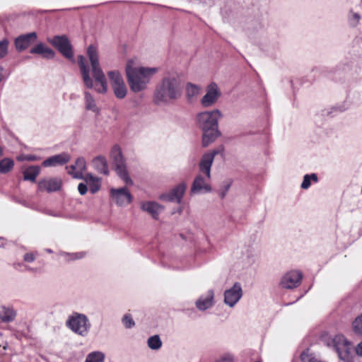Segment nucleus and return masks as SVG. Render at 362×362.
<instances>
[{"label":"nucleus","instance_id":"bb28decb","mask_svg":"<svg viewBox=\"0 0 362 362\" xmlns=\"http://www.w3.org/2000/svg\"><path fill=\"white\" fill-rule=\"evenodd\" d=\"M39 173L40 168L38 166H31L23 172V178L25 180L35 182Z\"/></svg>","mask_w":362,"mask_h":362},{"label":"nucleus","instance_id":"f704fd0d","mask_svg":"<svg viewBox=\"0 0 362 362\" xmlns=\"http://www.w3.org/2000/svg\"><path fill=\"white\" fill-rule=\"evenodd\" d=\"M352 327L356 334L362 335V314L354 320Z\"/></svg>","mask_w":362,"mask_h":362},{"label":"nucleus","instance_id":"de8ad7c7","mask_svg":"<svg viewBox=\"0 0 362 362\" xmlns=\"http://www.w3.org/2000/svg\"><path fill=\"white\" fill-rule=\"evenodd\" d=\"M3 154V149L0 146V156Z\"/></svg>","mask_w":362,"mask_h":362},{"label":"nucleus","instance_id":"c756f323","mask_svg":"<svg viewBox=\"0 0 362 362\" xmlns=\"http://www.w3.org/2000/svg\"><path fill=\"white\" fill-rule=\"evenodd\" d=\"M14 166V162L11 158H4L0 161V173L5 174L11 171Z\"/></svg>","mask_w":362,"mask_h":362},{"label":"nucleus","instance_id":"423d86ee","mask_svg":"<svg viewBox=\"0 0 362 362\" xmlns=\"http://www.w3.org/2000/svg\"><path fill=\"white\" fill-rule=\"evenodd\" d=\"M66 325L72 332L81 337H86L91 327L88 317L78 313H74L69 315Z\"/></svg>","mask_w":362,"mask_h":362},{"label":"nucleus","instance_id":"f8f14e48","mask_svg":"<svg viewBox=\"0 0 362 362\" xmlns=\"http://www.w3.org/2000/svg\"><path fill=\"white\" fill-rule=\"evenodd\" d=\"M303 274L297 270L286 272L281 279L280 286L286 289H293L298 287L302 281Z\"/></svg>","mask_w":362,"mask_h":362},{"label":"nucleus","instance_id":"f3484780","mask_svg":"<svg viewBox=\"0 0 362 362\" xmlns=\"http://www.w3.org/2000/svg\"><path fill=\"white\" fill-rule=\"evenodd\" d=\"M67 173L76 179H83L86 169V163L83 158H78L74 165L66 166Z\"/></svg>","mask_w":362,"mask_h":362},{"label":"nucleus","instance_id":"39448f33","mask_svg":"<svg viewBox=\"0 0 362 362\" xmlns=\"http://www.w3.org/2000/svg\"><path fill=\"white\" fill-rule=\"evenodd\" d=\"M87 54L90 62L93 78L97 83L95 86V90L98 93H106L107 83L99 64V56L96 47L93 45H89L87 49Z\"/></svg>","mask_w":362,"mask_h":362},{"label":"nucleus","instance_id":"58836bf2","mask_svg":"<svg viewBox=\"0 0 362 362\" xmlns=\"http://www.w3.org/2000/svg\"><path fill=\"white\" fill-rule=\"evenodd\" d=\"M122 322L126 328H132L134 326V322L130 315H126L122 318Z\"/></svg>","mask_w":362,"mask_h":362},{"label":"nucleus","instance_id":"4c0bfd02","mask_svg":"<svg viewBox=\"0 0 362 362\" xmlns=\"http://www.w3.org/2000/svg\"><path fill=\"white\" fill-rule=\"evenodd\" d=\"M361 19V16L357 13L351 12V16L349 18V23L351 26L356 27L358 25L359 21Z\"/></svg>","mask_w":362,"mask_h":362},{"label":"nucleus","instance_id":"9d476101","mask_svg":"<svg viewBox=\"0 0 362 362\" xmlns=\"http://www.w3.org/2000/svg\"><path fill=\"white\" fill-rule=\"evenodd\" d=\"M47 41L66 58L71 59L74 57L72 47L66 35H56L48 38Z\"/></svg>","mask_w":362,"mask_h":362},{"label":"nucleus","instance_id":"c03bdc74","mask_svg":"<svg viewBox=\"0 0 362 362\" xmlns=\"http://www.w3.org/2000/svg\"><path fill=\"white\" fill-rule=\"evenodd\" d=\"M25 159L29 161H34L38 160V158L36 156L28 155L25 157Z\"/></svg>","mask_w":362,"mask_h":362},{"label":"nucleus","instance_id":"6e6552de","mask_svg":"<svg viewBox=\"0 0 362 362\" xmlns=\"http://www.w3.org/2000/svg\"><path fill=\"white\" fill-rule=\"evenodd\" d=\"M107 76L115 96L119 100L124 99L127 94V88L120 72L117 70L110 71Z\"/></svg>","mask_w":362,"mask_h":362},{"label":"nucleus","instance_id":"ea45409f","mask_svg":"<svg viewBox=\"0 0 362 362\" xmlns=\"http://www.w3.org/2000/svg\"><path fill=\"white\" fill-rule=\"evenodd\" d=\"M231 183L230 182H227L223 185L220 189V197L223 199L226 195L228 189H230Z\"/></svg>","mask_w":362,"mask_h":362},{"label":"nucleus","instance_id":"7c9ffc66","mask_svg":"<svg viewBox=\"0 0 362 362\" xmlns=\"http://www.w3.org/2000/svg\"><path fill=\"white\" fill-rule=\"evenodd\" d=\"M16 315V313L13 309L4 308L2 313L0 315V319L4 322H9L13 321Z\"/></svg>","mask_w":362,"mask_h":362},{"label":"nucleus","instance_id":"aec40b11","mask_svg":"<svg viewBox=\"0 0 362 362\" xmlns=\"http://www.w3.org/2000/svg\"><path fill=\"white\" fill-rule=\"evenodd\" d=\"M37 37V34L35 32L18 36L15 40L16 49L18 51H23L27 49L32 43L35 42Z\"/></svg>","mask_w":362,"mask_h":362},{"label":"nucleus","instance_id":"9b49d317","mask_svg":"<svg viewBox=\"0 0 362 362\" xmlns=\"http://www.w3.org/2000/svg\"><path fill=\"white\" fill-rule=\"evenodd\" d=\"M221 91L215 82L210 83L206 88V93L200 100L203 107L207 108L214 105L220 97Z\"/></svg>","mask_w":362,"mask_h":362},{"label":"nucleus","instance_id":"a211bd4d","mask_svg":"<svg viewBox=\"0 0 362 362\" xmlns=\"http://www.w3.org/2000/svg\"><path fill=\"white\" fill-rule=\"evenodd\" d=\"M71 156L68 153L63 152L47 158L42 162V165L45 168L63 165L69 162Z\"/></svg>","mask_w":362,"mask_h":362},{"label":"nucleus","instance_id":"2eb2a0df","mask_svg":"<svg viewBox=\"0 0 362 362\" xmlns=\"http://www.w3.org/2000/svg\"><path fill=\"white\" fill-rule=\"evenodd\" d=\"M187 189V185L185 182L180 183L175 187L171 189L168 193L164 194L161 198L168 202H176L180 204L182 197Z\"/></svg>","mask_w":362,"mask_h":362},{"label":"nucleus","instance_id":"4be33fe9","mask_svg":"<svg viewBox=\"0 0 362 362\" xmlns=\"http://www.w3.org/2000/svg\"><path fill=\"white\" fill-rule=\"evenodd\" d=\"M141 209L150 214L154 219H158L159 214L163 210V206L156 202L148 201L141 204Z\"/></svg>","mask_w":362,"mask_h":362},{"label":"nucleus","instance_id":"09e8293b","mask_svg":"<svg viewBox=\"0 0 362 362\" xmlns=\"http://www.w3.org/2000/svg\"><path fill=\"white\" fill-rule=\"evenodd\" d=\"M46 251L49 253H52V250H50V249H47Z\"/></svg>","mask_w":362,"mask_h":362},{"label":"nucleus","instance_id":"6ab92c4d","mask_svg":"<svg viewBox=\"0 0 362 362\" xmlns=\"http://www.w3.org/2000/svg\"><path fill=\"white\" fill-rule=\"evenodd\" d=\"M197 308L200 311H204L214 305V292L209 290L205 294L202 295L195 303Z\"/></svg>","mask_w":362,"mask_h":362},{"label":"nucleus","instance_id":"49530a36","mask_svg":"<svg viewBox=\"0 0 362 362\" xmlns=\"http://www.w3.org/2000/svg\"><path fill=\"white\" fill-rule=\"evenodd\" d=\"M2 79V69L0 68V81H1Z\"/></svg>","mask_w":362,"mask_h":362},{"label":"nucleus","instance_id":"1a4fd4ad","mask_svg":"<svg viewBox=\"0 0 362 362\" xmlns=\"http://www.w3.org/2000/svg\"><path fill=\"white\" fill-rule=\"evenodd\" d=\"M332 344L334 349L338 354L339 358L344 361H349L351 344L341 334L336 335L332 339Z\"/></svg>","mask_w":362,"mask_h":362},{"label":"nucleus","instance_id":"37998d69","mask_svg":"<svg viewBox=\"0 0 362 362\" xmlns=\"http://www.w3.org/2000/svg\"><path fill=\"white\" fill-rule=\"evenodd\" d=\"M356 353L358 356H362V341L356 346Z\"/></svg>","mask_w":362,"mask_h":362},{"label":"nucleus","instance_id":"b1692460","mask_svg":"<svg viewBox=\"0 0 362 362\" xmlns=\"http://www.w3.org/2000/svg\"><path fill=\"white\" fill-rule=\"evenodd\" d=\"M85 107L87 110L99 114L100 108L98 107L93 96L88 92H84Z\"/></svg>","mask_w":362,"mask_h":362},{"label":"nucleus","instance_id":"a18cd8bd","mask_svg":"<svg viewBox=\"0 0 362 362\" xmlns=\"http://www.w3.org/2000/svg\"><path fill=\"white\" fill-rule=\"evenodd\" d=\"M226 362H233V358L231 356H226L223 358Z\"/></svg>","mask_w":362,"mask_h":362},{"label":"nucleus","instance_id":"393cba45","mask_svg":"<svg viewBox=\"0 0 362 362\" xmlns=\"http://www.w3.org/2000/svg\"><path fill=\"white\" fill-rule=\"evenodd\" d=\"M201 90V86L192 83H187L185 88L186 97L187 100L189 101L194 100L199 95Z\"/></svg>","mask_w":362,"mask_h":362},{"label":"nucleus","instance_id":"79ce46f5","mask_svg":"<svg viewBox=\"0 0 362 362\" xmlns=\"http://www.w3.org/2000/svg\"><path fill=\"white\" fill-rule=\"evenodd\" d=\"M78 192L81 195H84L87 192V190H88V185H87V183L86 184L80 183L78 185Z\"/></svg>","mask_w":362,"mask_h":362},{"label":"nucleus","instance_id":"c85d7f7f","mask_svg":"<svg viewBox=\"0 0 362 362\" xmlns=\"http://www.w3.org/2000/svg\"><path fill=\"white\" fill-rule=\"evenodd\" d=\"M105 356L101 351H93L89 353L84 362H104Z\"/></svg>","mask_w":362,"mask_h":362},{"label":"nucleus","instance_id":"f257e3e1","mask_svg":"<svg viewBox=\"0 0 362 362\" xmlns=\"http://www.w3.org/2000/svg\"><path fill=\"white\" fill-rule=\"evenodd\" d=\"M182 93L181 81L177 76L168 74L157 83L153 98L158 105H167L178 100Z\"/></svg>","mask_w":362,"mask_h":362},{"label":"nucleus","instance_id":"0eeeda50","mask_svg":"<svg viewBox=\"0 0 362 362\" xmlns=\"http://www.w3.org/2000/svg\"><path fill=\"white\" fill-rule=\"evenodd\" d=\"M110 158L112 159L115 170L118 176L129 185H132L133 182L129 176L125 162L119 146H114L110 151Z\"/></svg>","mask_w":362,"mask_h":362},{"label":"nucleus","instance_id":"dca6fc26","mask_svg":"<svg viewBox=\"0 0 362 362\" xmlns=\"http://www.w3.org/2000/svg\"><path fill=\"white\" fill-rule=\"evenodd\" d=\"M62 185V181L59 177H49L42 180L38 182V189L41 192H53L59 191Z\"/></svg>","mask_w":362,"mask_h":362},{"label":"nucleus","instance_id":"72a5a7b5","mask_svg":"<svg viewBox=\"0 0 362 362\" xmlns=\"http://www.w3.org/2000/svg\"><path fill=\"white\" fill-rule=\"evenodd\" d=\"M61 255L65 258L66 261L76 260L83 258L85 256V252H75V253H67V252H62Z\"/></svg>","mask_w":362,"mask_h":362},{"label":"nucleus","instance_id":"7ed1b4c3","mask_svg":"<svg viewBox=\"0 0 362 362\" xmlns=\"http://www.w3.org/2000/svg\"><path fill=\"white\" fill-rule=\"evenodd\" d=\"M222 114L218 109L204 111L197 115V126L202 130V145L208 146L219 136L218 120Z\"/></svg>","mask_w":362,"mask_h":362},{"label":"nucleus","instance_id":"e433bc0d","mask_svg":"<svg viewBox=\"0 0 362 362\" xmlns=\"http://www.w3.org/2000/svg\"><path fill=\"white\" fill-rule=\"evenodd\" d=\"M8 41L3 40L0 42V59L4 57L8 53Z\"/></svg>","mask_w":362,"mask_h":362},{"label":"nucleus","instance_id":"f03ea898","mask_svg":"<svg viewBox=\"0 0 362 362\" xmlns=\"http://www.w3.org/2000/svg\"><path fill=\"white\" fill-rule=\"evenodd\" d=\"M158 71V69L155 67L136 65L134 59H129L125 71L130 89L134 93L146 90L152 77Z\"/></svg>","mask_w":362,"mask_h":362},{"label":"nucleus","instance_id":"412c9836","mask_svg":"<svg viewBox=\"0 0 362 362\" xmlns=\"http://www.w3.org/2000/svg\"><path fill=\"white\" fill-rule=\"evenodd\" d=\"M78 64L82 74L84 85L88 88H93V81L89 75V68L86 63V59L83 56H78Z\"/></svg>","mask_w":362,"mask_h":362},{"label":"nucleus","instance_id":"5701e85b","mask_svg":"<svg viewBox=\"0 0 362 362\" xmlns=\"http://www.w3.org/2000/svg\"><path fill=\"white\" fill-rule=\"evenodd\" d=\"M30 52L31 54H41L42 57L46 59H52L55 55L54 52L43 43H39L35 45L30 49Z\"/></svg>","mask_w":362,"mask_h":362},{"label":"nucleus","instance_id":"ddd939ff","mask_svg":"<svg viewBox=\"0 0 362 362\" xmlns=\"http://www.w3.org/2000/svg\"><path fill=\"white\" fill-rule=\"evenodd\" d=\"M243 296V290L240 283L233 286L224 292V303L230 308H233Z\"/></svg>","mask_w":362,"mask_h":362},{"label":"nucleus","instance_id":"4468645a","mask_svg":"<svg viewBox=\"0 0 362 362\" xmlns=\"http://www.w3.org/2000/svg\"><path fill=\"white\" fill-rule=\"evenodd\" d=\"M110 195L115 202L119 206H125L132 202V196L127 187L112 188Z\"/></svg>","mask_w":362,"mask_h":362},{"label":"nucleus","instance_id":"a19ab883","mask_svg":"<svg viewBox=\"0 0 362 362\" xmlns=\"http://www.w3.org/2000/svg\"><path fill=\"white\" fill-rule=\"evenodd\" d=\"M35 259V255L33 252L26 253L23 256V260L26 262H33Z\"/></svg>","mask_w":362,"mask_h":362},{"label":"nucleus","instance_id":"20e7f679","mask_svg":"<svg viewBox=\"0 0 362 362\" xmlns=\"http://www.w3.org/2000/svg\"><path fill=\"white\" fill-rule=\"evenodd\" d=\"M223 151V148L220 146L217 149H214L202 156L199 163V168L200 172L204 174L205 177H203L202 175L196 176L191 187V194H197L202 192H209L211 191V187L209 182L211 179V168L213 164L214 157L216 155L221 153Z\"/></svg>","mask_w":362,"mask_h":362},{"label":"nucleus","instance_id":"a878e982","mask_svg":"<svg viewBox=\"0 0 362 362\" xmlns=\"http://www.w3.org/2000/svg\"><path fill=\"white\" fill-rule=\"evenodd\" d=\"M83 179L86 182L88 187L92 194L96 193L100 189V184L99 180L92 175L88 174Z\"/></svg>","mask_w":362,"mask_h":362},{"label":"nucleus","instance_id":"2f4dec72","mask_svg":"<svg viewBox=\"0 0 362 362\" xmlns=\"http://www.w3.org/2000/svg\"><path fill=\"white\" fill-rule=\"evenodd\" d=\"M147 342L148 347L153 350H158L162 346V341L158 335L149 337Z\"/></svg>","mask_w":362,"mask_h":362},{"label":"nucleus","instance_id":"473e14b6","mask_svg":"<svg viewBox=\"0 0 362 362\" xmlns=\"http://www.w3.org/2000/svg\"><path fill=\"white\" fill-rule=\"evenodd\" d=\"M316 182L317 181V177L316 174L313 173L310 175H305L303 177V180L301 183V188L304 189H308L311 185V181Z\"/></svg>","mask_w":362,"mask_h":362},{"label":"nucleus","instance_id":"cd10ccee","mask_svg":"<svg viewBox=\"0 0 362 362\" xmlns=\"http://www.w3.org/2000/svg\"><path fill=\"white\" fill-rule=\"evenodd\" d=\"M93 163L95 168L103 174L108 173V167L105 158L104 156H99L94 158Z\"/></svg>","mask_w":362,"mask_h":362},{"label":"nucleus","instance_id":"c9c22d12","mask_svg":"<svg viewBox=\"0 0 362 362\" xmlns=\"http://www.w3.org/2000/svg\"><path fill=\"white\" fill-rule=\"evenodd\" d=\"M300 358L302 362H325L319 360L313 354H310L308 351L303 352Z\"/></svg>","mask_w":362,"mask_h":362},{"label":"nucleus","instance_id":"8fccbe9b","mask_svg":"<svg viewBox=\"0 0 362 362\" xmlns=\"http://www.w3.org/2000/svg\"><path fill=\"white\" fill-rule=\"evenodd\" d=\"M49 214L52 215V216H57V214Z\"/></svg>","mask_w":362,"mask_h":362}]
</instances>
